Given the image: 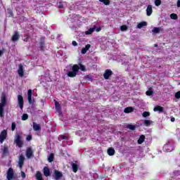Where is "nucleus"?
I'll list each match as a JSON object with an SVG mask.
<instances>
[{
	"label": "nucleus",
	"instance_id": "nucleus-1",
	"mask_svg": "<svg viewBox=\"0 0 180 180\" xmlns=\"http://www.w3.org/2000/svg\"><path fill=\"white\" fill-rule=\"evenodd\" d=\"M85 72L86 71V68H85V65L80 64L79 66L78 65H73L72 67V71H69L68 72V77H70V78H74L77 77V74H78V71Z\"/></svg>",
	"mask_w": 180,
	"mask_h": 180
},
{
	"label": "nucleus",
	"instance_id": "nucleus-2",
	"mask_svg": "<svg viewBox=\"0 0 180 180\" xmlns=\"http://www.w3.org/2000/svg\"><path fill=\"white\" fill-rule=\"evenodd\" d=\"M6 106V95L2 94L1 96V103H0V117H4L5 112L4 111V108Z\"/></svg>",
	"mask_w": 180,
	"mask_h": 180
},
{
	"label": "nucleus",
	"instance_id": "nucleus-3",
	"mask_svg": "<svg viewBox=\"0 0 180 180\" xmlns=\"http://www.w3.org/2000/svg\"><path fill=\"white\" fill-rule=\"evenodd\" d=\"M14 143L16 144L17 147L22 148L23 147V138L19 134H16L14 139Z\"/></svg>",
	"mask_w": 180,
	"mask_h": 180
},
{
	"label": "nucleus",
	"instance_id": "nucleus-4",
	"mask_svg": "<svg viewBox=\"0 0 180 180\" xmlns=\"http://www.w3.org/2000/svg\"><path fill=\"white\" fill-rule=\"evenodd\" d=\"M6 137H8V131L6 129H4L0 134V143L2 144L5 140H6Z\"/></svg>",
	"mask_w": 180,
	"mask_h": 180
},
{
	"label": "nucleus",
	"instance_id": "nucleus-5",
	"mask_svg": "<svg viewBox=\"0 0 180 180\" xmlns=\"http://www.w3.org/2000/svg\"><path fill=\"white\" fill-rule=\"evenodd\" d=\"M18 103L20 109L23 110V106L25 105V101H23V96L22 95L18 96Z\"/></svg>",
	"mask_w": 180,
	"mask_h": 180
},
{
	"label": "nucleus",
	"instance_id": "nucleus-6",
	"mask_svg": "<svg viewBox=\"0 0 180 180\" xmlns=\"http://www.w3.org/2000/svg\"><path fill=\"white\" fill-rule=\"evenodd\" d=\"M25 68H23V65L22 63L19 64L18 65V74L20 78H23L25 76Z\"/></svg>",
	"mask_w": 180,
	"mask_h": 180
},
{
	"label": "nucleus",
	"instance_id": "nucleus-7",
	"mask_svg": "<svg viewBox=\"0 0 180 180\" xmlns=\"http://www.w3.org/2000/svg\"><path fill=\"white\" fill-rule=\"evenodd\" d=\"M111 75H113V72L110 69H107L105 70L103 74V77L105 79H109L110 78Z\"/></svg>",
	"mask_w": 180,
	"mask_h": 180
},
{
	"label": "nucleus",
	"instance_id": "nucleus-8",
	"mask_svg": "<svg viewBox=\"0 0 180 180\" xmlns=\"http://www.w3.org/2000/svg\"><path fill=\"white\" fill-rule=\"evenodd\" d=\"M23 165H25V156L20 155L18 158V167L22 169L23 168Z\"/></svg>",
	"mask_w": 180,
	"mask_h": 180
},
{
	"label": "nucleus",
	"instance_id": "nucleus-9",
	"mask_svg": "<svg viewBox=\"0 0 180 180\" xmlns=\"http://www.w3.org/2000/svg\"><path fill=\"white\" fill-rule=\"evenodd\" d=\"M13 176H14L13 169H12V167H10L7 172V179L12 180L13 179Z\"/></svg>",
	"mask_w": 180,
	"mask_h": 180
},
{
	"label": "nucleus",
	"instance_id": "nucleus-10",
	"mask_svg": "<svg viewBox=\"0 0 180 180\" xmlns=\"http://www.w3.org/2000/svg\"><path fill=\"white\" fill-rule=\"evenodd\" d=\"M54 178L56 180H60L63 178V173L58 170H54Z\"/></svg>",
	"mask_w": 180,
	"mask_h": 180
},
{
	"label": "nucleus",
	"instance_id": "nucleus-11",
	"mask_svg": "<svg viewBox=\"0 0 180 180\" xmlns=\"http://www.w3.org/2000/svg\"><path fill=\"white\" fill-rule=\"evenodd\" d=\"M20 39V35H19V32L15 31L11 37V41H18Z\"/></svg>",
	"mask_w": 180,
	"mask_h": 180
},
{
	"label": "nucleus",
	"instance_id": "nucleus-12",
	"mask_svg": "<svg viewBox=\"0 0 180 180\" xmlns=\"http://www.w3.org/2000/svg\"><path fill=\"white\" fill-rule=\"evenodd\" d=\"M26 157L27 158H32V157H33V150H32V148H27Z\"/></svg>",
	"mask_w": 180,
	"mask_h": 180
},
{
	"label": "nucleus",
	"instance_id": "nucleus-13",
	"mask_svg": "<svg viewBox=\"0 0 180 180\" xmlns=\"http://www.w3.org/2000/svg\"><path fill=\"white\" fill-rule=\"evenodd\" d=\"M152 13H153V6L151 4H149L146 8V15L147 16H151Z\"/></svg>",
	"mask_w": 180,
	"mask_h": 180
},
{
	"label": "nucleus",
	"instance_id": "nucleus-14",
	"mask_svg": "<svg viewBox=\"0 0 180 180\" xmlns=\"http://www.w3.org/2000/svg\"><path fill=\"white\" fill-rule=\"evenodd\" d=\"M32 89H29L27 91V99H28V103L30 105L33 104V101L32 100Z\"/></svg>",
	"mask_w": 180,
	"mask_h": 180
},
{
	"label": "nucleus",
	"instance_id": "nucleus-15",
	"mask_svg": "<svg viewBox=\"0 0 180 180\" xmlns=\"http://www.w3.org/2000/svg\"><path fill=\"white\" fill-rule=\"evenodd\" d=\"M154 112H158L159 113H162L164 112V108L162 107L161 105H156L153 108Z\"/></svg>",
	"mask_w": 180,
	"mask_h": 180
},
{
	"label": "nucleus",
	"instance_id": "nucleus-16",
	"mask_svg": "<svg viewBox=\"0 0 180 180\" xmlns=\"http://www.w3.org/2000/svg\"><path fill=\"white\" fill-rule=\"evenodd\" d=\"M44 46H45L44 38L41 37L39 42V48H40V50H41V51H44Z\"/></svg>",
	"mask_w": 180,
	"mask_h": 180
},
{
	"label": "nucleus",
	"instance_id": "nucleus-17",
	"mask_svg": "<svg viewBox=\"0 0 180 180\" xmlns=\"http://www.w3.org/2000/svg\"><path fill=\"white\" fill-rule=\"evenodd\" d=\"M44 175L45 176H50L51 173H50V169L49 168V167H44Z\"/></svg>",
	"mask_w": 180,
	"mask_h": 180
},
{
	"label": "nucleus",
	"instance_id": "nucleus-18",
	"mask_svg": "<svg viewBox=\"0 0 180 180\" xmlns=\"http://www.w3.org/2000/svg\"><path fill=\"white\" fill-rule=\"evenodd\" d=\"M91 49V44H88L85 46V48L82 49V54H86V51Z\"/></svg>",
	"mask_w": 180,
	"mask_h": 180
},
{
	"label": "nucleus",
	"instance_id": "nucleus-19",
	"mask_svg": "<svg viewBox=\"0 0 180 180\" xmlns=\"http://www.w3.org/2000/svg\"><path fill=\"white\" fill-rule=\"evenodd\" d=\"M146 140V136L144 135H141L139 139H138V144H143Z\"/></svg>",
	"mask_w": 180,
	"mask_h": 180
},
{
	"label": "nucleus",
	"instance_id": "nucleus-20",
	"mask_svg": "<svg viewBox=\"0 0 180 180\" xmlns=\"http://www.w3.org/2000/svg\"><path fill=\"white\" fill-rule=\"evenodd\" d=\"M35 176L37 180H44L43 175H41V172L39 171L37 172Z\"/></svg>",
	"mask_w": 180,
	"mask_h": 180
},
{
	"label": "nucleus",
	"instance_id": "nucleus-21",
	"mask_svg": "<svg viewBox=\"0 0 180 180\" xmlns=\"http://www.w3.org/2000/svg\"><path fill=\"white\" fill-rule=\"evenodd\" d=\"M144 26H147V22L142 21L137 25V28L141 29V27H144Z\"/></svg>",
	"mask_w": 180,
	"mask_h": 180
},
{
	"label": "nucleus",
	"instance_id": "nucleus-22",
	"mask_svg": "<svg viewBox=\"0 0 180 180\" xmlns=\"http://www.w3.org/2000/svg\"><path fill=\"white\" fill-rule=\"evenodd\" d=\"M55 107L58 112H61V105H60V103L58 101H55Z\"/></svg>",
	"mask_w": 180,
	"mask_h": 180
},
{
	"label": "nucleus",
	"instance_id": "nucleus-23",
	"mask_svg": "<svg viewBox=\"0 0 180 180\" xmlns=\"http://www.w3.org/2000/svg\"><path fill=\"white\" fill-rule=\"evenodd\" d=\"M40 129V124H37L36 122H33V130H34V131H39Z\"/></svg>",
	"mask_w": 180,
	"mask_h": 180
},
{
	"label": "nucleus",
	"instance_id": "nucleus-24",
	"mask_svg": "<svg viewBox=\"0 0 180 180\" xmlns=\"http://www.w3.org/2000/svg\"><path fill=\"white\" fill-rule=\"evenodd\" d=\"M107 153L108 155L112 156V155H115V153H116V151L113 149V148H110L108 149Z\"/></svg>",
	"mask_w": 180,
	"mask_h": 180
},
{
	"label": "nucleus",
	"instance_id": "nucleus-25",
	"mask_svg": "<svg viewBox=\"0 0 180 180\" xmlns=\"http://www.w3.org/2000/svg\"><path fill=\"white\" fill-rule=\"evenodd\" d=\"M134 110V108L133 107H127L124 108V113H131Z\"/></svg>",
	"mask_w": 180,
	"mask_h": 180
},
{
	"label": "nucleus",
	"instance_id": "nucleus-26",
	"mask_svg": "<svg viewBox=\"0 0 180 180\" xmlns=\"http://www.w3.org/2000/svg\"><path fill=\"white\" fill-rule=\"evenodd\" d=\"M72 169L73 172H75V173L77 172H78V165L72 162Z\"/></svg>",
	"mask_w": 180,
	"mask_h": 180
},
{
	"label": "nucleus",
	"instance_id": "nucleus-27",
	"mask_svg": "<svg viewBox=\"0 0 180 180\" xmlns=\"http://www.w3.org/2000/svg\"><path fill=\"white\" fill-rule=\"evenodd\" d=\"M147 96H151V95H154V91H153V88H150L148 91L146 92Z\"/></svg>",
	"mask_w": 180,
	"mask_h": 180
},
{
	"label": "nucleus",
	"instance_id": "nucleus-28",
	"mask_svg": "<svg viewBox=\"0 0 180 180\" xmlns=\"http://www.w3.org/2000/svg\"><path fill=\"white\" fill-rule=\"evenodd\" d=\"M143 124L144 126H146V127H150V126H151V121L148 120H146L143 122Z\"/></svg>",
	"mask_w": 180,
	"mask_h": 180
},
{
	"label": "nucleus",
	"instance_id": "nucleus-29",
	"mask_svg": "<svg viewBox=\"0 0 180 180\" xmlns=\"http://www.w3.org/2000/svg\"><path fill=\"white\" fill-rule=\"evenodd\" d=\"M49 162H53L54 161V153H51L50 155L48 157Z\"/></svg>",
	"mask_w": 180,
	"mask_h": 180
},
{
	"label": "nucleus",
	"instance_id": "nucleus-30",
	"mask_svg": "<svg viewBox=\"0 0 180 180\" xmlns=\"http://www.w3.org/2000/svg\"><path fill=\"white\" fill-rule=\"evenodd\" d=\"M153 33H160L161 32V28L160 27H155L152 30Z\"/></svg>",
	"mask_w": 180,
	"mask_h": 180
},
{
	"label": "nucleus",
	"instance_id": "nucleus-31",
	"mask_svg": "<svg viewBox=\"0 0 180 180\" xmlns=\"http://www.w3.org/2000/svg\"><path fill=\"white\" fill-rule=\"evenodd\" d=\"M95 29L94 28H90L87 31L85 32L86 34H92L94 33Z\"/></svg>",
	"mask_w": 180,
	"mask_h": 180
},
{
	"label": "nucleus",
	"instance_id": "nucleus-32",
	"mask_svg": "<svg viewBox=\"0 0 180 180\" xmlns=\"http://www.w3.org/2000/svg\"><path fill=\"white\" fill-rule=\"evenodd\" d=\"M127 129H129V130H136V127L133 124H128L127 125Z\"/></svg>",
	"mask_w": 180,
	"mask_h": 180
},
{
	"label": "nucleus",
	"instance_id": "nucleus-33",
	"mask_svg": "<svg viewBox=\"0 0 180 180\" xmlns=\"http://www.w3.org/2000/svg\"><path fill=\"white\" fill-rule=\"evenodd\" d=\"M170 18H171V19H173L174 20H176V19H178V15H176L175 13H172L170 15Z\"/></svg>",
	"mask_w": 180,
	"mask_h": 180
},
{
	"label": "nucleus",
	"instance_id": "nucleus-34",
	"mask_svg": "<svg viewBox=\"0 0 180 180\" xmlns=\"http://www.w3.org/2000/svg\"><path fill=\"white\" fill-rule=\"evenodd\" d=\"M100 2H103L104 5H110V0H99Z\"/></svg>",
	"mask_w": 180,
	"mask_h": 180
},
{
	"label": "nucleus",
	"instance_id": "nucleus-35",
	"mask_svg": "<svg viewBox=\"0 0 180 180\" xmlns=\"http://www.w3.org/2000/svg\"><path fill=\"white\" fill-rule=\"evenodd\" d=\"M58 140H68V137H67L65 135H60Z\"/></svg>",
	"mask_w": 180,
	"mask_h": 180
},
{
	"label": "nucleus",
	"instance_id": "nucleus-36",
	"mask_svg": "<svg viewBox=\"0 0 180 180\" xmlns=\"http://www.w3.org/2000/svg\"><path fill=\"white\" fill-rule=\"evenodd\" d=\"M142 116L143 117H148V116H150V112L148 111H144L142 114Z\"/></svg>",
	"mask_w": 180,
	"mask_h": 180
},
{
	"label": "nucleus",
	"instance_id": "nucleus-37",
	"mask_svg": "<svg viewBox=\"0 0 180 180\" xmlns=\"http://www.w3.org/2000/svg\"><path fill=\"white\" fill-rule=\"evenodd\" d=\"M3 153L8 154L9 153V148H8V147H6V146H4V148L3 149Z\"/></svg>",
	"mask_w": 180,
	"mask_h": 180
},
{
	"label": "nucleus",
	"instance_id": "nucleus-38",
	"mask_svg": "<svg viewBox=\"0 0 180 180\" xmlns=\"http://www.w3.org/2000/svg\"><path fill=\"white\" fill-rule=\"evenodd\" d=\"M127 29H128L127 25H122L120 27V30L122 32H124V31L127 30Z\"/></svg>",
	"mask_w": 180,
	"mask_h": 180
},
{
	"label": "nucleus",
	"instance_id": "nucleus-39",
	"mask_svg": "<svg viewBox=\"0 0 180 180\" xmlns=\"http://www.w3.org/2000/svg\"><path fill=\"white\" fill-rule=\"evenodd\" d=\"M29 115L27 114H23L22 116V120H27Z\"/></svg>",
	"mask_w": 180,
	"mask_h": 180
},
{
	"label": "nucleus",
	"instance_id": "nucleus-40",
	"mask_svg": "<svg viewBox=\"0 0 180 180\" xmlns=\"http://www.w3.org/2000/svg\"><path fill=\"white\" fill-rule=\"evenodd\" d=\"M15 129H16V123L12 122V124H11V131H15Z\"/></svg>",
	"mask_w": 180,
	"mask_h": 180
},
{
	"label": "nucleus",
	"instance_id": "nucleus-41",
	"mask_svg": "<svg viewBox=\"0 0 180 180\" xmlns=\"http://www.w3.org/2000/svg\"><path fill=\"white\" fill-rule=\"evenodd\" d=\"M155 6H160L161 5V0H155Z\"/></svg>",
	"mask_w": 180,
	"mask_h": 180
},
{
	"label": "nucleus",
	"instance_id": "nucleus-42",
	"mask_svg": "<svg viewBox=\"0 0 180 180\" xmlns=\"http://www.w3.org/2000/svg\"><path fill=\"white\" fill-rule=\"evenodd\" d=\"M32 139H33V137L32 136V134H28L26 137L27 141H32Z\"/></svg>",
	"mask_w": 180,
	"mask_h": 180
},
{
	"label": "nucleus",
	"instance_id": "nucleus-43",
	"mask_svg": "<svg viewBox=\"0 0 180 180\" xmlns=\"http://www.w3.org/2000/svg\"><path fill=\"white\" fill-rule=\"evenodd\" d=\"M174 96L176 99H180V91H177L176 93H175Z\"/></svg>",
	"mask_w": 180,
	"mask_h": 180
},
{
	"label": "nucleus",
	"instance_id": "nucleus-44",
	"mask_svg": "<svg viewBox=\"0 0 180 180\" xmlns=\"http://www.w3.org/2000/svg\"><path fill=\"white\" fill-rule=\"evenodd\" d=\"M21 176L22 179H25V178H26V174L25 173V172H21Z\"/></svg>",
	"mask_w": 180,
	"mask_h": 180
},
{
	"label": "nucleus",
	"instance_id": "nucleus-45",
	"mask_svg": "<svg viewBox=\"0 0 180 180\" xmlns=\"http://www.w3.org/2000/svg\"><path fill=\"white\" fill-rule=\"evenodd\" d=\"M58 8H61L64 7V5L61 2H59L58 4Z\"/></svg>",
	"mask_w": 180,
	"mask_h": 180
},
{
	"label": "nucleus",
	"instance_id": "nucleus-46",
	"mask_svg": "<svg viewBox=\"0 0 180 180\" xmlns=\"http://www.w3.org/2000/svg\"><path fill=\"white\" fill-rule=\"evenodd\" d=\"M72 46H78V43H77L75 41H72Z\"/></svg>",
	"mask_w": 180,
	"mask_h": 180
},
{
	"label": "nucleus",
	"instance_id": "nucleus-47",
	"mask_svg": "<svg viewBox=\"0 0 180 180\" xmlns=\"http://www.w3.org/2000/svg\"><path fill=\"white\" fill-rule=\"evenodd\" d=\"M8 15H10L9 16H13V12H12V11L10 10V11H8Z\"/></svg>",
	"mask_w": 180,
	"mask_h": 180
},
{
	"label": "nucleus",
	"instance_id": "nucleus-48",
	"mask_svg": "<svg viewBox=\"0 0 180 180\" xmlns=\"http://www.w3.org/2000/svg\"><path fill=\"white\" fill-rule=\"evenodd\" d=\"M177 8H180V0L177 1Z\"/></svg>",
	"mask_w": 180,
	"mask_h": 180
},
{
	"label": "nucleus",
	"instance_id": "nucleus-49",
	"mask_svg": "<svg viewBox=\"0 0 180 180\" xmlns=\"http://www.w3.org/2000/svg\"><path fill=\"white\" fill-rule=\"evenodd\" d=\"M101 30H102V28H101V27H98L96 29V32H101Z\"/></svg>",
	"mask_w": 180,
	"mask_h": 180
},
{
	"label": "nucleus",
	"instance_id": "nucleus-50",
	"mask_svg": "<svg viewBox=\"0 0 180 180\" xmlns=\"http://www.w3.org/2000/svg\"><path fill=\"white\" fill-rule=\"evenodd\" d=\"M171 122H175V117H171Z\"/></svg>",
	"mask_w": 180,
	"mask_h": 180
},
{
	"label": "nucleus",
	"instance_id": "nucleus-51",
	"mask_svg": "<svg viewBox=\"0 0 180 180\" xmlns=\"http://www.w3.org/2000/svg\"><path fill=\"white\" fill-rule=\"evenodd\" d=\"M29 40V37H27L25 39H24V41H27Z\"/></svg>",
	"mask_w": 180,
	"mask_h": 180
},
{
	"label": "nucleus",
	"instance_id": "nucleus-52",
	"mask_svg": "<svg viewBox=\"0 0 180 180\" xmlns=\"http://www.w3.org/2000/svg\"><path fill=\"white\" fill-rule=\"evenodd\" d=\"M4 54V51H0V57Z\"/></svg>",
	"mask_w": 180,
	"mask_h": 180
},
{
	"label": "nucleus",
	"instance_id": "nucleus-53",
	"mask_svg": "<svg viewBox=\"0 0 180 180\" xmlns=\"http://www.w3.org/2000/svg\"><path fill=\"white\" fill-rule=\"evenodd\" d=\"M154 47H158V44H154Z\"/></svg>",
	"mask_w": 180,
	"mask_h": 180
}]
</instances>
